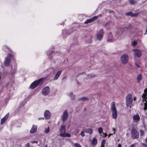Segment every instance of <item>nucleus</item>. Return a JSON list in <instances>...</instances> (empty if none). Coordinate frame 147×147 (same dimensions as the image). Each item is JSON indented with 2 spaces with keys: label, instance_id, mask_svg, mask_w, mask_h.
Wrapping results in <instances>:
<instances>
[{
  "label": "nucleus",
  "instance_id": "nucleus-1",
  "mask_svg": "<svg viewBox=\"0 0 147 147\" xmlns=\"http://www.w3.org/2000/svg\"><path fill=\"white\" fill-rule=\"evenodd\" d=\"M60 134L59 136L63 137H70L71 135L69 133H65V126L64 125H61L59 130Z\"/></svg>",
  "mask_w": 147,
  "mask_h": 147
},
{
  "label": "nucleus",
  "instance_id": "nucleus-2",
  "mask_svg": "<svg viewBox=\"0 0 147 147\" xmlns=\"http://www.w3.org/2000/svg\"><path fill=\"white\" fill-rule=\"evenodd\" d=\"M111 111L113 118L116 119L117 118V112L115 107V103L112 102L111 106Z\"/></svg>",
  "mask_w": 147,
  "mask_h": 147
},
{
  "label": "nucleus",
  "instance_id": "nucleus-3",
  "mask_svg": "<svg viewBox=\"0 0 147 147\" xmlns=\"http://www.w3.org/2000/svg\"><path fill=\"white\" fill-rule=\"evenodd\" d=\"M129 59V56L127 54H123L120 57L121 62L123 64H126L127 63Z\"/></svg>",
  "mask_w": 147,
  "mask_h": 147
},
{
  "label": "nucleus",
  "instance_id": "nucleus-4",
  "mask_svg": "<svg viewBox=\"0 0 147 147\" xmlns=\"http://www.w3.org/2000/svg\"><path fill=\"white\" fill-rule=\"evenodd\" d=\"M133 98L131 94L128 95L126 98V103L127 106L131 107Z\"/></svg>",
  "mask_w": 147,
  "mask_h": 147
},
{
  "label": "nucleus",
  "instance_id": "nucleus-5",
  "mask_svg": "<svg viewBox=\"0 0 147 147\" xmlns=\"http://www.w3.org/2000/svg\"><path fill=\"white\" fill-rule=\"evenodd\" d=\"M142 97L144 100L143 101L144 104V109L146 110L147 109V101L146 100L147 99V89L146 88L144 90V92L142 95Z\"/></svg>",
  "mask_w": 147,
  "mask_h": 147
},
{
  "label": "nucleus",
  "instance_id": "nucleus-6",
  "mask_svg": "<svg viewBox=\"0 0 147 147\" xmlns=\"http://www.w3.org/2000/svg\"><path fill=\"white\" fill-rule=\"evenodd\" d=\"M131 136L134 139L138 138L139 137V134L137 131V129L134 128H133L131 130Z\"/></svg>",
  "mask_w": 147,
  "mask_h": 147
},
{
  "label": "nucleus",
  "instance_id": "nucleus-7",
  "mask_svg": "<svg viewBox=\"0 0 147 147\" xmlns=\"http://www.w3.org/2000/svg\"><path fill=\"white\" fill-rule=\"evenodd\" d=\"M42 81V80L40 79L38 80L34 81L30 86V87L32 89H33L36 87Z\"/></svg>",
  "mask_w": 147,
  "mask_h": 147
},
{
  "label": "nucleus",
  "instance_id": "nucleus-8",
  "mask_svg": "<svg viewBox=\"0 0 147 147\" xmlns=\"http://www.w3.org/2000/svg\"><path fill=\"white\" fill-rule=\"evenodd\" d=\"M12 59V56L11 54H9L6 58L4 61V65L8 66L10 64Z\"/></svg>",
  "mask_w": 147,
  "mask_h": 147
},
{
  "label": "nucleus",
  "instance_id": "nucleus-9",
  "mask_svg": "<svg viewBox=\"0 0 147 147\" xmlns=\"http://www.w3.org/2000/svg\"><path fill=\"white\" fill-rule=\"evenodd\" d=\"M103 30L102 29H100L96 35V37L97 39L100 40H101L103 36Z\"/></svg>",
  "mask_w": 147,
  "mask_h": 147
},
{
  "label": "nucleus",
  "instance_id": "nucleus-10",
  "mask_svg": "<svg viewBox=\"0 0 147 147\" xmlns=\"http://www.w3.org/2000/svg\"><path fill=\"white\" fill-rule=\"evenodd\" d=\"M68 116V111L67 110H65L63 113L62 116V121L64 122L67 119Z\"/></svg>",
  "mask_w": 147,
  "mask_h": 147
},
{
  "label": "nucleus",
  "instance_id": "nucleus-11",
  "mask_svg": "<svg viewBox=\"0 0 147 147\" xmlns=\"http://www.w3.org/2000/svg\"><path fill=\"white\" fill-rule=\"evenodd\" d=\"M101 15H99L97 16H95L91 19L87 20L84 22V23L85 24H87L89 23L92 22L94 21L95 20L97 19L99 17H101Z\"/></svg>",
  "mask_w": 147,
  "mask_h": 147
},
{
  "label": "nucleus",
  "instance_id": "nucleus-12",
  "mask_svg": "<svg viewBox=\"0 0 147 147\" xmlns=\"http://www.w3.org/2000/svg\"><path fill=\"white\" fill-rule=\"evenodd\" d=\"M134 53V55L135 56H136L138 57H140L142 55L141 51L137 49H134L132 50Z\"/></svg>",
  "mask_w": 147,
  "mask_h": 147
},
{
  "label": "nucleus",
  "instance_id": "nucleus-13",
  "mask_svg": "<svg viewBox=\"0 0 147 147\" xmlns=\"http://www.w3.org/2000/svg\"><path fill=\"white\" fill-rule=\"evenodd\" d=\"M49 88L48 86H47L43 89L42 90V93L44 95H47L49 93Z\"/></svg>",
  "mask_w": 147,
  "mask_h": 147
},
{
  "label": "nucleus",
  "instance_id": "nucleus-14",
  "mask_svg": "<svg viewBox=\"0 0 147 147\" xmlns=\"http://www.w3.org/2000/svg\"><path fill=\"white\" fill-rule=\"evenodd\" d=\"M140 120V116L138 114L134 115L133 117V121L134 123H137Z\"/></svg>",
  "mask_w": 147,
  "mask_h": 147
},
{
  "label": "nucleus",
  "instance_id": "nucleus-15",
  "mask_svg": "<svg viewBox=\"0 0 147 147\" xmlns=\"http://www.w3.org/2000/svg\"><path fill=\"white\" fill-rule=\"evenodd\" d=\"M44 117L46 119H49L51 116V114L49 112L48 110H46L44 113Z\"/></svg>",
  "mask_w": 147,
  "mask_h": 147
},
{
  "label": "nucleus",
  "instance_id": "nucleus-16",
  "mask_svg": "<svg viewBox=\"0 0 147 147\" xmlns=\"http://www.w3.org/2000/svg\"><path fill=\"white\" fill-rule=\"evenodd\" d=\"M37 127L35 125H34L32 127L30 130V132L31 134H33L35 133L37 131Z\"/></svg>",
  "mask_w": 147,
  "mask_h": 147
},
{
  "label": "nucleus",
  "instance_id": "nucleus-17",
  "mask_svg": "<svg viewBox=\"0 0 147 147\" xmlns=\"http://www.w3.org/2000/svg\"><path fill=\"white\" fill-rule=\"evenodd\" d=\"M9 116V113L7 114L5 117H3V118H2L1 119V124H2L5 121H6V120L7 119V118H8V117Z\"/></svg>",
  "mask_w": 147,
  "mask_h": 147
},
{
  "label": "nucleus",
  "instance_id": "nucleus-18",
  "mask_svg": "<svg viewBox=\"0 0 147 147\" xmlns=\"http://www.w3.org/2000/svg\"><path fill=\"white\" fill-rule=\"evenodd\" d=\"M62 71H59L56 73V75L53 78L54 80H56L58 78L61 73Z\"/></svg>",
  "mask_w": 147,
  "mask_h": 147
},
{
  "label": "nucleus",
  "instance_id": "nucleus-19",
  "mask_svg": "<svg viewBox=\"0 0 147 147\" xmlns=\"http://www.w3.org/2000/svg\"><path fill=\"white\" fill-rule=\"evenodd\" d=\"M69 95L72 100H74L75 98V96L73 94L72 92H70L69 94Z\"/></svg>",
  "mask_w": 147,
  "mask_h": 147
},
{
  "label": "nucleus",
  "instance_id": "nucleus-20",
  "mask_svg": "<svg viewBox=\"0 0 147 147\" xmlns=\"http://www.w3.org/2000/svg\"><path fill=\"white\" fill-rule=\"evenodd\" d=\"M84 131L86 133L90 134L92 132V130L91 129L89 128L84 130Z\"/></svg>",
  "mask_w": 147,
  "mask_h": 147
},
{
  "label": "nucleus",
  "instance_id": "nucleus-21",
  "mask_svg": "<svg viewBox=\"0 0 147 147\" xmlns=\"http://www.w3.org/2000/svg\"><path fill=\"white\" fill-rule=\"evenodd\" d=\"M88 100V98L86 97H82L79 99L78 100L79 101H87Z\"/></svg>",
  "mask_w": 147,
  "mask_h": 147
},
{
  "label": "nucleus",
  "instance_id": "nucleus-22",
  "mask_svg": "<svg viewBox=\"0 0 147 147\" xmlns=\"http://www.w3.org/2000/svg\"><path fill=\"white\" fill-rule=\"evenodd\" d=\"M125 15L127 16H131L132 17L136 16L134 14L132 13V12H129L127 13H125Z\"/></svg>",
  "mask_w": 147,
  "mask_h": 147
},
{
  "label": "nucleus",
  "instance_id": "nucleus-23",
  "mask_svg": "<svg viewBox=\"0 0 147 147\" xmlns=\"http://www.w3.org/2000/svg\"><path fill=\"white\" fill-rule=\"evenodd\" d=\"M97 140L95 138L92 139V144L95 145L97 143Z\"/></svg>",
  "mask_w": 147,
  "mask_h": 147
},
{
  "label": "nucleus",
  "instance_id": "nucleus-24",
  "mask_svg": "<svg viewBox=\"0 0 147 147\" xmlns=\"http://www.w3.org/2000/svg\"><path fill=\"white\" fill-rule=\"evenodd\" d=\"M142 80V76L141 74H139L137 76V80L138 82H140Z\"/></svg>",
  "mask_w": 147,
  "mask_h": 147
},
{
  "label": "nucleus",
  "instance_id": "nucleus-25",
  "mask_svg": "<svg viewBox=\"0 0 147 147\" xmlns=\"http://www.w3.org/2000/svg\"><path fill=\"white\" fill-rule=\"evenodd\" d=\"M137 44V42L136 41H134L132 42L131 45L133 46H135Z\"/></svg>",
  "mask_w": 147,
  "mask_h": 147
},
{
  "label": "nucleus",
  "instance_id": "nucleus-26",
  "mask_svg": "<svg viewBox=\"0 0 147 147\" xmlns=\"http://www.w3.org/2000/svg\"><path fill=\"white\" fill-rule=\"evenodd\" d=\"M98 132L100 134H101V133H102L103 129L102 127H100L98 129Z\"/></svg>",
  "mask_w": 147,
  "mask_h": 147
},
{
  "label": "nucleus",
  "instance_id": "nucleus-27",
  "mask_svg": "<svg viewBox=\"0 0 147 147\" xmlns=\"http://www.w3.org/2000/svg\"><path fill=\"white\" fill-rule=\"evenodd\" d=\"M49 129H50L49 127H48L47 128H46L45 130V132L46 133H48L49 131Z\"/></svg>",
  "mask_w": 147,
  "mask_h": 147
},
{
  "label": "nucleus",
  "instance_id": "nucleus-28",
  "mask_svg": "<svg viewBox=\"0 0 147 147\" xmlns=\"http://www.w3.org/2000/svg\"><path fill=\"white\" fill-rule=\"evenodd\" d=\"M129 1L131 4H133L136 3V2L134 0H129Z\"/></svg>",
  "mask_w": 147,
  "mask_h": 147
},
{
  "label": "nucleus",
  "instance_id": "nucleus-29",
  "mask_svg": "<svg viewBox=\"0 0 147 147\" xmlns=\"http://www.w3.org/2000/svg\"><path fill=\"white\" fill-rule=\"evenodd\" d=\"M105 143V140H102V142L101 146H104Z\"/></svg>",
  "mask_w": 147,
  "mask_h": 147
},
{
  "label": "nucleus",
  "instance_id": "nucleus-30",
  "mask_svg": "<svg viewBox=\"0 0 147 147\" xmlns=\"http://www.w3.org/2000/svg\"><path fill=\"white\" fill-rule=\"evenodd\" d=\"M75 147H81V146L78 143H76L74 144Z\"/></svg>",
  "mask_w": 147,
  "mask_h": 147
},
{
  "label": "nucleus",
  "instance_id": "nucleus-31",
  "mask_svg": "<svg viewBox=\"0 0 147 147\" xmlns=\"http://www.w3.org/2000/svg\"><path fill=\"white\" fill-rule=\"evenodd\" d=\"M84 131H82L81 133V135L82 137L84 136H85L84 134Z\"/></svg>",
  "mask_w": 147,
  "mask_h": 147
},
{
  "label": "nucleus",
  "instance_id": "nucleus-32",
  "mask_svg": "<svg viewBox=\"0 0 147 147\" xmlns=\"http://www.w3.org/2000/svg\"><path fill=\"white\" fill-rule=\"evenodd\" d=\"M140 134L141 136H143L144 134V132L142 130H141L140 131Z\"/></svg>",
  "mask_w": 147,
  "mask_h": 147
},
{
  "label": "nucleus",
  "instance_id": "nucleus-33",
  "mask_svg": "<svg viewBox=\"0 0 147 147\" xmlns=\"http://www.w3.org/2000/svg\"><path fill=\"white\" fill-rule=\"evenodd\" d=\"M113 130L114 131L113 134H115V128H113Z\"/></svg>",
  "mask_w": 147,
  "mask_h": 147
},
{
  "label": "nucleus",
  "instance_id": "nucleus-34",
  "mask_svg": "<svg viewBox=\"0 0 147 147\" xmlns=\"http://www.w3.org/2000/svg\"><path fill=\"white\" fill-rule=\"evenodd\" d=\"M32 143H37L38 142L37 141H32Z\"/></svg>",
  "mask_w": 147,
  "mask_h": 147
},
{
  "label": "nucleus",
  "instance_id": "nucleus-35",
  "mask_svg": "<svg viewBox=\"0 0 147 147\" xmlns=\"http://www.w3.org/2000/svg\"><path fill=\"white\" fill-rule=\"evenodd\" d=\"M26 147H30V145L29 143H27L26 145Z\"/></svg>",
  "mask_w": 147,
  "mask_h": 147
},
{
  "label": "nucleus",
  "instance_id": "nucleus-36",
  "mask_svg": "<svg viewBox=\"0 0 147 147\" xmlns=\"http://www.w3.org/2000/svg\"><path fill=\"white\" fill-rule=\"evenodd\" d=\"M143 146H144V147H147V145L144 143L143 144Z\"/></svg>",
  "mask_w": 147,
  "mask_h": 147
},
{
  "label": "nucleus",
  "instance_id": "nucleus-37",
  "mask_svg": "<svg viewBox=\"0 0 147 147\" xmlns=\"http://www.w3.org/2000/svg\"><path fill=\"white\" fill-rule=\"evenodd\" d=\"M113 40H109V39H108V41L110 42H113Z\"/></svg>",
  "mask_w": 147,
  "mask_h": 147
},
{
  "label": "nucleus",
  "instance_id": "nucleus-38",
  "mask_svg": "<svg viewBox=\"0 0 147 147\" xmlns=\"http://www.w3.org/2000/svg\"><path fill=\"white\" fill-rule=\"evenodd\" d=\"M117 147H121V145L120 144H119L118 145Z\"/></svg>",
  "mask_w": 147,
  "mask_h": 147
},
{
  "label": "nucleus",
  "instance_id": "nucleus-39",
  "mask_svg": "<svg viewBox=\"0 0 147 147\" xmlns=\"http://www.w3.org/2000/svg\"><path fill=\"white\" fill-rule=\"evenodd\" d=\"M44 119V118H39V120H40V119H42V120H43Z\"/></svg>",
  "mask_w": 147,
  "mask_h": 147
},
{
  "label": "nucleus",
  "instance_id": "nucleus-40",
  "mask_svg": "<svg viewBox=\"0 0 147 147\" xmlns=\"http://www.w3.org/2000/svg\"><path fill=\"white\" fill-rule=\"evenodd\" d=\"M103 134L104 135V136H105V137H106V136H107V134Z\"/></svg>",
  "mask_w": 147,
  "mask_h": 147
},
{
  "label": "nucleus",
  "instance_id": "nucleus-41",
  "mask_svg": "<svg viewBox=\"0 0 147 147\" xmlns=\"http://www.w3.org/2000/svg\"><path fill=\"white\" fill-rule=\"evenodd\" d=\"M130 147H134V144H132L131 146Z\"/></svg>",
  "mask_w": 147,
  "mask_h": 147
},
{
  "label": "nucleus",
  "instance_id": "nucleus-42",
  "mask_svg": "<svg viewBox=\"0 0 147 147\" xmlns=\"http://www.w3.org/2000/svg\"><path fill=\"white\" fill-rule=\"evenodd\" d=\"M146 143L147 144V137L146 140Z\"/></svg>",
  "mask_w": 147,
  "mask_h": 147
},
{
  "label": "nucleus",
  "instance_id": "nucleus-43",
  "mask_svg": "<svg viewBox=\"0 0 147 147\" xmlns=\"http://www.w3.org/2000/svg\"><path fill=\"white\" fill-rule=\"evenodd\" d=\"M111 135H112V134H109V136H110Z\"/></svg>",
  "mask_w": 147,
  "mask_h": 147
},
{
  "label": "nucleus",
  "instance_id": "nucleus-44",
  "mask_svg": "<svg viewBox=\"0 0 147 147\" xmlns=\"http://www.w3.org/2000/svg\"><path fill=\"white\" fill-rule=\"evenodd\" d=\"M134 100H135L136 98L135 97H134Z\"/></svg>",
  "mask_w": 147,
  "mask_h": 147
},
{
  "label": "nucleus",
  "instance_id": "nucleus-45",
  "mask_svg": "<svg viewBox=\"0 0 147 147\" xmlns=\"http://www.w3.org/2000/svg\"><path fill=\"white\" fill-rule=\"evenodd\" d=\"M51 53H50V54H48V53H47V55H51Z\"/></svg>",
  "mask_w": 147,
  "mask_h": 147
},
{
  "label": "nucleus",
  "instance_id": "nucleus-46",
  "mask_svg": "<svg viewBox=\"0 0 147 147\" xmlns=\"http://www.w3.org/2000/svg\"><path fill=\"white\" fill-rule=\"evenodd\" d=\"M100 147H104V146H101Z\"/></svg>",
  "mask_w": 147,
  "mask_h": 147
}]
</instances>
